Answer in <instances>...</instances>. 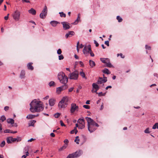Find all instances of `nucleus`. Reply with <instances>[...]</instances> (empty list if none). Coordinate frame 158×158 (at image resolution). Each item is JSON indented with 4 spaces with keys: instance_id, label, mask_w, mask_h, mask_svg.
<instances>
[{
    "instance_id": "f257e3e1",
    "label": "nucleus",
    "mask_w": 158,
    "mask_h": 158,
    "mask_svg": "<svg viewBox=\"0 0 158 158\" xmlns=\"http://www.w3.org/2000/svg\"><path fill=\"white\" fill-rule=\"evenodd\" d=\"M30 110L32 113L42 111L44 108L43 103L36 99L32 100L30 104Z\"/></svg>"
},
{
    "instance_id": "f03ea898",
    "label": "nucleus",
    "mask_w": 158,
    "mask_h": 158,
    "mask_svg": "<svg viewBox=\"0 0 158 158\" xmlns=\"http://www.w3.org/2000/svg\"><path fill=\"white\" fill-rule=\"evenodd\" d=\"M58 78L60 83L64 85H66L68 79L64 73L62 72L59 73L58 74Z\"/></svg>"
},
{
    "instance_id": "7ed1b4c3",
    "label": "nucleus",
    "mask_w": 158,
    "mask_h": 158,
    "mask_svg": "<svg viewBox=\"0 0 158 158\" xmlns=\"http://www.w3.org/2000/svg\"><path fill=\"white\" fill-rule=\"evenodd\" d=\"M69 98L67 96L64 97L58 103V106L60 108H64L68 105Z\"/></svg>"
},
{
    "instance_id": "20e7f679",
    "label": "nucleus",
    "mask_w": 158,
    "mask_h": 158,
    "mask_svg": "<svg viewBox=\"0 0 158 158\" xmlns=\"http://www.w3.org/2000/svg\"><path fill=\"white\" fill-rule=\"evenodd\" d=\"M21 15L20 12L16 10L12 13V16L14 20L16 21H19L20 19Z\"/></svg>"
},
{
    "instance_id": "39448f33",
    "label": "nucleus",
    "mask_w": 158,
    "mask_h": 158,
    "mask_svg": "<svg viewBox=\"0 0 158 158\" xmlns=\"http://www.w3.org/2000/svg\"><path fill=\"white\" fill-rule=\"evenodd\" d=\"M82 152L81 151H77L73 153L70 154L67 156L66 158H75L80 156L82 154Z\"/></svg>"
},
{
    "instance_id": "423d86ee",
    "label": "nucleus",
    "mask_w": 158,
    "mask_h": 158,
    "mask_svg": "<svg viewBox=\"0 0 158 158\" xmlns=\"http://www.w3.org/2000/svg\"><path fill=\"white\" fill-rule=\"evenodd\" d=\"M100 60L102 63L106 64L107 67L110 68L114 67L110 63V60L108 58H100Z\"/></svg>"
},
{
    "instance_id": "0eeeda50",
    "label": "nucleus",
    "mask_w": 158,
    "mask_h": 158,
    "mask_svg": "<svg viewBox=\"0 0 158 158\" xmlns=\"http://www.w3.org/2000/svg\"><path fill=\"white\" fill-rule=\"evenodd\" d=\"M85 118L87 122L88 126H89V128H90V126L92 125H95L96 127H99V125L91 118L86 117Z\"/></svg>"
},
{
    "instance_id": "6e6552de",
    "label": "nucleus",
    "mask_w": 158,
    "mask_h": 158,
    "mask_svg": "<svg viewBox=\"0 0 158 158\" xmlns=\"http://www.w3.org/2000/svg\"><path fill=\"white\" fill-rule=\"evenodd\" d=\"M79 73L76 70L69 75V78L70 79L77 80L78 77Z\"/></svg>"
},
{
    "instance_id": "1a4fd4ad",
    "label": "nucleus",
    "mask_w": 158,
    "mask_h": 158,
    "mask_svg": "<svg viewBox=\"0 0 158 158\" xmlns=\"http://www.w3.org/2000/svg\"><path fill=\"white\" fill-rule=\"evenodd\" d=\"M78 106L75 103H72L71 104V107L70 109V112L71 113H73L75 111H78Z\"/></svg>"
},
{
    "instance_id": "9d476101",
    "label": "nucleus",
    "mask_w": 158,
    "mask_h": 158,
    "mask_svg": "<svg viewBox=\"0 0 158 158\" xmlns=\"http://www.w3.org/2000/svg\"><path fill=\"white\" fill-rule=\"evenodd\" d=\"M91 48L90 45L85 46L84 47L83 52L85 56H87L88 55L90 51H91Z\"/></svg>"
},
{
    "instance_id": "9b49d317",
    "label": "nucleus",
    "mask_w": 158,
    "mask_h": 158,
    "mask_svg": "<svg viewBox=\"0 0 158 158\" xmlns=\"http://www.w3.org/2000/svg\"><path fill=\"white\" fill-rule=\"evenodd\" d=\"M47 7L46 6H45L44 8L40 14V16L41 18L44 19L45 18L47 15Z\"/></svg>"
},
{
    "instance_id": "f8f14e48",
    "label": "nucleus",
    "mask_w": 158,
    "mask_h": 158,
    "mask_svg": "<svg viewBox=\"0 0 158 158\" xmlns=\"http://www.w3.org/2000/svg\"><path fill=\"white\" fill-rule=\"evenodd\" d=\"M68 88L67 85H64L56 88V92L58 94H60L62 91Z\"/></svg>"
},
{
    "instance_id": "ddd939ff",
    "label": "nucleus",
    "mask_w": 158,
    "mask_h": 158,
    "mask_svg": "<svg viewBox=\"0 0 158 158\" xmlns=\"http://www.w3.org/2000/svg\"><path fill=\"white\" fill-rule=\"evenodd\" d=\"M63 25V27L64 30H66L70 28V24L66 22H63L61 23Z\"/></svg>"
},
{
    "instance_id": "4468645a",
    "label": "nucleus",
    "mask_w": 158,
    "mask_h": 158,
    "mask_svg": "<svg viewBox=\"0 0 158 158\" xmlns=\"http://www.w3.org/2000/svg\"><path fill=\"white\" fill-rule=\"evenodd\" d=\"M92 86L93 89L92 90V92L94 93H96L97 94L98 93L97 92L99 89V86L97 84L95 83H94L92 84Z\"/></svg>"
},
{
    "instance_id": "2eb2a0df",
    "label": "nucleus",
    "mask_w": 158,
    "mask_h": 158,
    "mask_svg": "<svg viewBox=\"0 0 158 158\" xmlns=\"http://www.w3.org/2000/svg\"><path fill=\"white\" fill-rule=\"evenodd\" d=\"M107 81L106 77H104V79L102 77H99V79L97 81L98 84H101L102 83L106 82Z\"/></svg>"
},
{
    "instance_id": "dca6fc26",
    "label": "nucleus",
    "mask_w": 158,
    "mask_h": 158,
    "mask_svg": "<svg viewBox=\"0 0 158 158\" xmlns=\"http://www.w3.org/2000/svg\"><path fill=\"white\" fill-rule=\"evenodd\" d=\"M95 125H92L90 126V128L89 126H88V131L92 133L96 129L95 127Z\"/></svg>"
},
{
    "instance_id": "f3484780",
    "label": "nucleus",
    "mask_w": 158,
    "mask_h": 158,
    "mask_svg": "<svg viewBox=\"0 0 158 158\" xmlns=\"http://www.w3.org/2000/svg\"><path fill=\"white\" fill-rule=\"evenodd\" d=\"M56 100L54 98H51L49 100V103L50 106H53L55 104Z\"/></svg>"
},
{
    "instance_id": "a211bd4d",
    "label": "nucleus",
    "mask_w": 158,
    "mask_h": 158,
    "mask_svg": "<svg viewBox=\"0 0 158 158\" xmlns=\"http://www.w3.org/2000/svg\"><path fill=\"white\" fill-rule=\"evenodd\" d=\"M75 35V33L73 31H69V32L66 34L65 36L66 38H67L69 37H71L72 36L74 35Z\"/></svg>"
},
{
    "instance_id": "6ab92c4d",
    "label": "nucleus",
    "mask_w": 158,
    "mask_h": 158,
    "mask_svg": "<svg viewBox=\"0 0 158 158\" xmlns=\"http://www.w3.org/2000/svg\"><path fill=\"white\" fill-rule=\"evenodd\" d=\"M38 115H35L31 114H29L27 116L26 118L28 119H31L32 118H34L35 117L37 116Z\"/></svg>"
},
{
    "instance_id": "aec40b11",
    "label": "nucleus",
    "mask_w": 158,
    "mask_h": 158,
    "mask_svg": "<svg viewBox=\"0 0 158 158\" xmlns=\"http://www.w3.org/2000/svg\"><path fill=\"white\" fill-rule=\"evenodd\" d=\"M28 12L29 13L33 15H35L36 13L35 10L33 8H31L28 10Z\"/></svg>"
},
{
    "instance_id": "412c9836",
    "label": "nucleus",
    "mask_w": 158,
    "mask_h": 158,
    "mask_svg": "<svg viewBox=\"0 0 158 158\" xmlns=\"http://www.w3.org/2000/svg\"><path fill=\"white\" fill-rule=\"evenodd\" d=\"M32 63H28L27 65V68L30 70H33V69L34 68L33 67L32 65Z\"/></svg>"
},
{
    "instance_id": "4be33fe9",
    "label": "nucleus",
    "mask_w": 158,
    "mask_h": 158,
    "mask_svg": "<svg viewBox=\"0 0 158 158\" xmlns=\"http://www.w3.org/2000/svg\"><path fill=\"white\" fill-rule=\"evenodd\" d=\"M89 63L91 68H93L95 65V62L92 60H89Z\"/></svg>"
},
{
    "instance_id": "5701e85b",
    "label": "nucleus",
    "mask_w": 158,
    "mask_h": 158,
    "mask_svg": "<svg viewBox=\"0 0 158 158\" xmlns=\"http://www.w3.org/2000/svg\"><path fill=\"white\" fill-rule=\"evenodd\" d=\"M59 23L56 21H52L50 22V23L53 27H56Z\"/></svg>"
},
{
    "instance_id": "b1692460",
    "label": "nucleus",
    "mask_w": 158,
    "mask_h": 158,
    "mask_svg": "<svg viewBox=\"0 0 158 158\" xmlns=\"http://www.w3.org/2000/svg\"><path fill=\"white\" fill-rule=\"evenodd\" d=\"M7 121L8 123L13 124L14 123V120L12 118H8L7 119Z\"/></svg>"
},
{
    "instance_id": "393cba45",
    "label": "nucleus",
    "mask_w": 158,
    "mask_h": 158,
    "mask_svg": "<svg viewBox=\"0 0 158 158\" xmlns=\"http://www.w3.org/2000/svg\"><path fill=\"white\" fill-rule=\"evenodd\" d=\"M77 122L79 123V124H85L84 120L83 118L79 119L78 120Z\"/></svg>"
},
{
    "instance_id": "a878e982",
    "label": "nucleus",
    "mask_w": 158,
    "mask_h": 158,
    "mask_svg": "<svg viewBox=\"0 0 158 158\" xmlns=\"http://www.w3.org/2000/svg\"><path fill=\"white\" fill-rule=\"evenodd\" d=\"M102 71L104 73H106L107 74H109L110 73V72L108 69L106 68L105 69L102 70Z\"/></svg>"
},
{
    "instance_id": "bb28decb",
    "label": "nucleus",
    "mask_w": 158,
    "mask_h": 158,
    "mask_svg": "<svg viewBox=\"0 0 158 158\" xmlns=\"http://www.w3.org/2000/svg\"><path fill=\"white\" fill-rule=\"evenodd\" d=\"M25 71L24 70L22 71L20 75V77L21 78H24L25 77Z\"/></svg>"
},
{
    "instance_id": "cd10ccee",
    "label": "nucleus",
    "mask_w": 158,
    "mask_h": 158,
    "mask_svg": "<svg viewBox=\"0 0 158 158\" xmlns=\"http://www.w3.org/2000/svg\"><path fill=\"white\" fill-rule=\"evenodd\" d=\"M14 142H19L21 141L22 140L21 138L19 137H17L16 138H14Z\"/></svg>"
},
{
    "instance_id": "c85d7f7f",
    "label": "nucleus",
    "mask_w": 158,
    "mask_h": 158,
    "mask_svg": "<svg viewBox=\"0 0 158 158\" xmlns=\"http://www.w3.org/2000/svg\"><path fill=\"white\" fill-rule=\"evenodd\" d=\"M77 131H78L77 130L76 127H75L74 129L72 130L70 132L71 134H73L74 133H75V134H76L77 132Z\"/></svg>"
},
{
    "instance_id": "c756f323",
    "label": "nucleus",
    "mask_w": 158,
    "mask_h": 158,
    "mask_svg": "<svg viewBox=\"0 0 158 158\" xmlns=\"http://www.w3.org/2000/svg\"><path fill=\"white\" fill-rule=\"evenodd\" d=\"M80 141V139H79V137L78 136H77L76 137L75 139L74 140V141L77 144H79V141Z\"/></svg>"
},
{
    "instance_id": "7c9ffc66",
    "label": "nucleus",
    "mask_w": 158,
    "mask_h": 158,
    "mask_svg": "<svg viewBox=\"0 0 158 158\" xmlns=\"http://www.w3.org/2000/svg\"><path fill=\"white\" fill-rule=\"evenodd\" d=\"M80 75L83 78H84L86 79L85 73L82 71H82L80 72Z\"/></svg>"
},
{
    "instance_id": "2f4dec72",
    "label": "nucleus",
    "mask_w": 158,
    "mask_h": 158,
    "mask_svg": "<svg viewBox=\"0 0 158 158\" xmlns=\"http://www.w3.org/2000/svg\"><path fill=\"white\" fill-rule=\"evenodd\" d=\"M157 128L158 129V123H157L155 124L153 126L152 128L153 129H155Z\"/></svg>"
},
{
    "instance_id": "473e14b6",
    "label": "nucleus",
    "mask_w": 158,
    "mask_h": 158,
    "mask_svg": "<svg viewBox=\"0 0 158 158\" xmlns=\"http://www.w3.org/2000/svg\"><path fill=\"white\" fill-rule=\"evenodd\" d=\"M66 147H67L66 145H64L61 148H60L59 149V150L60 151H62V150H63L64 149H65Z\"/></svg>"
},
{
    "instance_id": "72a5a7b5",
    "label": "nucleus",
    "mask_w": 158,
    "mask_h": 158,
    "mask_svg": "<svg viewBox=\"0 0 158 158\" xmlns=\"http://www.w3.org/2000/svg\"><path fill=\"white\" fill-rule=\"evenodd\" d=\"M35 122L36 121L35 120H33L31 121L30 122V124L29 125V126H33L34 124L35 123Z\"/></svg>"
},
{
    "instance_id": "f704fd0d",
    "label": "nucleus",
    "mask_w": 158,
    "mask_h": 158,
    "mask_svg": "<svg viewBox=\"0 0 158 158\" xmlns=\"http://www.w3.org/2000/svg\"><path fill=\"white\" fill-rule=\"evenodd\" d=\"M116 18H117V19L118 20V22H120L122 21V19L119 16H117Z\"/></svg>"
},
{
    "instance_id": "c9c22d12",
    "label": "nucleus",
    "mask_w": 158,
    "mask_h": 158,
    "mask_svg": "<svg viewBox=\"0 0 158 158\" xmlns=\"http://www.w3.org/2000/svg\"><path fill=\"white\" fill-rule=\"evenodd\" d=\"M55 84V83L54 81H52L49 83V85L50 86H52L54 85Z\"/></svg>"
},
{
    "instance_id": "e433bc0d",
    "label": "nucleus",
    "mask_w": 158,
    "mask_h": 158,
    "mask_svg": "<svg viewBox=\"0 0 158 158\" xmlns=\"http://www.w3.org/2000/svg\"><path fill=\"white\" fill-rule=\"evenodd\" d=\"M6 142L8 143H11V141L10 140V137H7L6 139Z\"/></svg>"
},
{
    "instance_id": "4c0bfd02",
    "label": "nucleus",
    "mask_w": 158,
    "mask_h": 158,
    "mask_svg": "<svg viewBox=\"0 0 158 158\" xmlns=\"http://www.w3.org/2000/svg\"><path fill=\"white\" fill-rule=\"evenodd\" d=\"M26 155H23L22 156V157L23 158H26V157L28 156L29 155V152L28 151V150L26 152Z\"/></svg>"
},
{
    "instance_id": "58836bf2",
    "label": "nucleus",
    "mask_w": 158,
    "mask_h": 158,
    "mask_svg": "<svg viewBox=\"0 0 158 158\" xmlns=\"http://www.w3.org/2000/svg\"><path fill=\"white\" fill-rule=\"evenodd\" d=\"M60 16L61 17H65L66 16L65 14L63 12H60Z\"/></svg>"
},
{
    "instance_id": "ea45409f",
    "label": "nucleus",
    "mask_w": 158,
    "mask_h": 158,
    "mask_svg": "<svg viewBox=\"0 0 158 158\" xmlns=\"http://www.w3.org/2000/svg\"><path fill=\"white\" fill-rule=\"evenodd\" d=\"M85 127V124H80L79 126V128L80 129H82L84 128Z\"/></svg>"
},
{
    "instance_id": "a19ab883",
    "label": "nucleus",
    "mask_w": 158,
    "mask_h": 158,
    "mask_svg": "<svg viewBox=\"0 0 158 158\" xmlns=\"http://www.w3.org/2000/svg\"><path fill=\"white\" fill-rule=\"evenodd\" d=\"M149 128H147L144 131L145 133H149L150 132L149 131Z\"/></svg>"
},
{
    "instance_id": "79ce46f5",
    "label": "nucleus",
    "mask_w": 158,
    "mask_h": 158,
    "mask_svg": "<svg viewBox=\"0 0 158 158\" xmlns=\"http://www.w3.org/2000/svg\"><path fill=\"white\" fill-rule=\"evenodd\" d=\"M5 144V141H3L2 142V143H1L0 146L1 147H3Z\"/></svg>"
},
{
    "instance_id": "37998d69",
    "label": "nucleus",
    "mask_w": 158,
    "mask_h": 158,
    "mask_svg": "<svg viewBox=\"0 0 158 158\" xmlns=\"http://www.w3.org/2000/svg\"><path fill=\"white\" fill-rule=\"evenodd\" d=\"M60 113H57L55 114H54V116L56 118H58L59 117V116H60Z\"/></svg>"
},
{
    "instance_id": "c03bdc74",
    "label": "nucleus",
    "mask_w": 158,
    "mask_h": 158,
    "mask_svg": "<svg viewBox=\"0 0 158 158\" xmlns=\"http://www.w3.org/2000/svg\"><path fill=\"white\" fill-rule=\"evenodd\" d=\"M58 58L59 60H63L64 59V57L63 55H60L59 56Z\"/></svg>"
},
{
    "instance_id": "a18cd8bd",
    "label": "nucleus",
    "mask_w": 158,
    "mask_h": 158,
    "mask_svg": "<svg viewBox=\"0 0 158 158\" xmlns=\"http://www.w3.org/2000/svg\"><path fill=\"white\" fill-rule=\"evenodd\" d=\"M1 119L2 122H3L6 120V118L4 115H2L1 117Z\"/></svg>"
},
{
    "instance_id": "49530a36",
    "label": "nucleus",
    "mask_w": 158,
    "mask_h": 158,
    "mask_svg": "<svg viewBox=\"0 0 158 158\" xmlns=\"http://www.w3.org/2000/svg\"><path fill=\"white\" fill-rule=\"evenodd\" d=\"M79 19H77V20H76L73 23V24H75V25H76V24H77L78 22L80 21V20H78Z\"/></svg>"
},
{
    "instance_id": "de8ad7c7",
    "label": "nucleus",
    "mask_w": 158,
    "mask_h": 158,
    "mask_svg": "<svg viewBox=\"0 0 158 158\" xmlns=\"http://www.w3.org/2000/svg\"><path fill=\"white\" fill-rule=\"evenodd\" d=\"M83 107L86 109H89L90 108V106L87 105H84L83 106Z\"/></svg>"
},
{
    "instance_id": "09e8293b",
    "label": "nucleus",
    "mask_w": 158,
    "mask_h": 158,
    "mask_svg": "<svg viewBox=\"0 0 158 158\" xmlns=\"http://www.w3.org/2000/svg\"><path fill=\"white\" fill-rule=\"evenodd\" d=\"M4 133H10L11 130L9 129H6L4 131Z\"/></svg>"
},
{
    "instance_id": "8fccbe9b",
    "label": "nucleus",
    "mask_w": 158,
    "mask_h": 158,
    "mask_svg": "<svg viewBox=\"0 0 158 158\" xmlns=\"http://www.w3.org/2000/svg\"><path fill=\"white\" fill-rule=\"evenodd\" d=\"M105 94H102V92H99L98 93V95L99 96H103L105 95Z\"/></svg>"
},
{
    "instance_id": "3c124183",
    "label": "nucleus",
    "mask_w": 158,
    "mask_h": 158,
    "mask_svg": "<svg viewBox=\"0 0 158 158\" xmlns=\"http://www.w3.org/2000/svg\"><path fill=\"white\" fill-rule=\"evenodd\" d=\"M62 53V51L60 49H59L57 51V53L59 55H60Z\"/></svg>"
},
{
    "instance_id": "603ef678",
    "label": "nucleus",
    "mask_w": 158,
    "mask_h": 158,
    "mask_svg": "<svg viewBox=\"0 0 158 158\" xmlns=\"http://www.w3.org/2000/svg\"><path fill=\"white\" fill-rule=\"evenodd\" d=\"M145 48L146 49L150 50L151 49V48L150 46H148L147 45H145Z\"/></svg>"
},
{
    "instance_id": "864d4df0",
    "label": "nucleus",
    "mask_w": 158,
    "mask_h": 158,
    "mask_svg": "<svg viewBox=\"0 0 158 158\" xmlns=\"http://www.w3.org/2000/svg\"><path fill=\"white\" fill-rule=\"evenodd\" d=\"M60 125L61 126H65V124L63 123V122L62 120H60Z\"/></svg>"
},
{
    "instance_id": "5fc2aeb1",
    "label": "nucleus",
    "mask_w": 158,
    "mask_h": 158,
    "mask_svg": "<svg viewBox=\"0 0 158 158\" xmlns=\"http://www.w3.org/2000/svg\"><path fill=\"white\" fill-rule=\"evenodd\" d=\"M120 56L121 58H123L125 57L124 56H123V54L122 53L117 54V56Z\"/></svg>"
},
{
    "instance_id": "6e6d98bb",
    "label": "nucleus",
    "mask_w": 158,
    "mask_h": 158,
    "mask_svg": "<svg viewBox=\"0 0 158 158\" xmlns=\"http://www.w3.org/2000/svg\"><path fill=\"white\" fill-rule=\"evenodd\" d=\"M90 54V55L91 56H94V53L92 52L91 51H91H90L89 52Z\"/></svg>"
},
{
    "instance_id": "4d7b16f0",
    "label": "nucleus",
    "mask_w": 158,
    "mask_h": 158,
    "mask_svg": "<svg viewBox=\"0 0 158 158\" xmlns=\"http://www.w3.org/2000/svg\"><path fill=\"white\" fill-rule=\"evenodd\" d=\"M94 43L95 44L96 47H98L99 45V44L95 40H94Z\"/></svg>"
},
{
    "instance_id": "13d9d810",
    "label": "nucleus",
    "mask_w": 158,
    "mask_h": 158,
    "mask_svg": "<svg viewBox=\"0 0 158 158\" xmlns=\"http://www.w3.org/2000/svg\"><path fill=\"white\" fill-rule=\"evenodd\" d=\"M9 107L8 106H5L4 108V110L5 111H6L9 110Z\"/></svg>"
},
{
    "instance_id": "bf43d9fd",
    "label": "nucleus",
    "mask_w": 158,
    "mask_h": 158,
    "mask_svg": "<svg viewBox=\"0 0 158 158\" xmlns=\"http://www.w3.org/2000/svg\"><path fill=\"white\" fill-rule=\"evenodd\" d=\"M105 44L106 45L108 46H109V41H105Z\"/></svg>"
},
{
    "instance_id": "052dcab7",
    "label": "nucleus",
    "mask_w": 158,
    "mask_h": 158,
    "mask_svg": "<svg viewBox=\"0 0 158 158\" xmlns=\"http://www.w3.org/2000/svg\"><path fill=\"white\" fill-rule=\"evenodd\" d=\"M9 14H8L7 16H5L4 17V19H5V20H7L8 19V17H9Z\"/></svg>"
},
{
    "instance_id": "680f3d73",
    "label": "nucleus",
    "mask_w": 158,
    "mask_h": 158,
    "mask_svg": "<svg viewBox=\"0 0 158 158\" xmlns=\"http://www.w3.org/2000/svg\"><path fill=\"white\" fill-rule=\"evenodd\" d=\"M10 140L11 141V143L12 142H14V138L11 137H10Z\"/></svg>"
},
{
    "instance_id": "e2e57ef3",
    "label": "nucleus",
    "mask_w": 158,
    "mask_h": 158,
    "mask_svg": "<svg viewBox=\"0 0 158 158\" xmlns=\"http://www.w3.org/2000/svg\"><path fill=\"white\" fill-rule=\"evenodd\" d=\"M79 64L81 65V67H83L84 64H83V63L82 61H80L79 62Z\"/></svg>"
},
{
    "instance_id": "0e129e2a",
    "label": "nucleus",
    "mask_w": 158,
    "mask_h": 158,
    "mask_svg": "<svg viewBox=\"0 0 158 158\" xmlns=\"http://www.w3.org/2000/svg\"><path fill=\"white\" fill-rule=\"evenodd\" d=\"M73 89V88L71 87L69 89V91L71 92H72Z\"/></svg>"
},
{
    "instance_id": "69168bd1",
    "label": "nucleus",
    "mask_w": 158,
    "mask_h": 158,
    "mask_svg": "<svg viewBox=\"0 0 158 158\" xmlns=\"http://www.w3.org/2000/svg\"><path fill=\"white\" fill-rule=\"evenodd\" d=\"M69 141L68 139H65L64 141V142L65 144H67L68 143Z\"/></svg>"
},
{
    "instance_id": "338daca9",
    "label": "nucleus",
    "mask_w": 158,
    "mask_h": 158,
    "mask_svg": "<svg viewBox=\"0 0 158 158\" xmlns=\"http://www.w3.org/2000/svg\"><path fill=\"white\" fill-rule=\"evenodd\" d=\"M49 98V96L48 95V96H46L44 98H43V99H44V100H47Z\"/></svg>"
},
{
    "instance_id": "774afa93",
    "label": "nucleus",
    "mask_w": 158,
    "mask_h": 158,
    "mask_svg": "<svg viewBox=\"0 0 158 158\" xmlns=\"http://www.w3.org/2000/svg\"><path fill=\"white\" fill-rule=\"evenodd\" d=\"M50 135L52 137H54L55 136L54 134L53 133H52L50 134Z\"/></svg>"
}]
</instances>
